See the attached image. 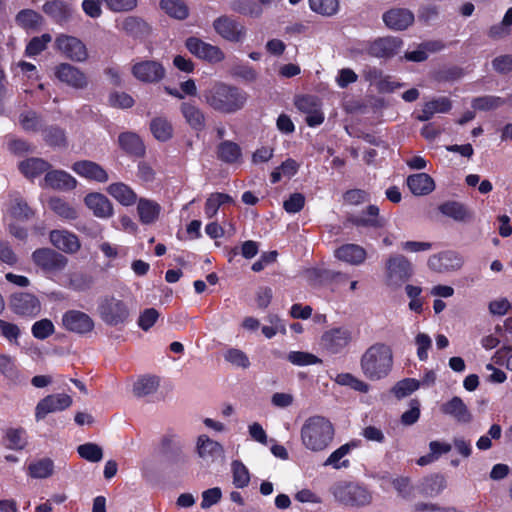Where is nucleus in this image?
Listing matches in <instances>:
<instances>
[{"mask_svg":"<svg viewBox=\"0 0 512 512\" xmlns=\"http://www.w3.org/2000/svg\"><path fill=\"white\" fill-rule=\"evenodd\" d=\"M203 98L204 102L215 111L234 113L244 107L247 93L236 86L215 82L204 91Z\"/></svg>","mask_w":512,"mask_h":512,"instance_id":"f257e3e1","label":"nucleus"},{"mask_svg":"<svg viewBox=\"0 0 512 512\" xmlns=\"http://www.w3.org/2000/svg\"><path fill=\"white\" fill-rule=\"evenodd\" d=\"M303 446L312 452H321L329 447L335 436L332 422L320 415L305 420L300 430Z\"/></svg>","mask_w":512,"mask_h":512,"instance_id":"f03ea898","label":"nucleus"},{"mask_svg":"<svg viewBox=\"0 0 512 512\" xmlns=\"http://www.w3.org/2000/svg\"><path fill=\"white\" fill-rule=\"evenodd\" d=\"M360 365L366 378L373 381L383 379L393 366L392 349L387 344L375 343L364 352Z\"/></svg>","mask_w":512,"mask_h":512,"instance_id":"7ed1b4c3","label":"nucleus"},{"mask_svg":"<svg viewBox=\"0 0 512 512\" xmlns=\"http://www.w3.org/2000/svg\"><path fill=\"white\" fill-rule=\"evenodd\" d=\"M413 275L412 263L401 254L388 257L384 267V284L391 290L400 289Z\"/></svg>","mask_w":512,"mask_h":512,"instance_id":"20e7f679","label":"nucleus"},{"mask_svg":"<svg viewBox=\"0 0 512 512\" xmlns=\"http://www.w3.org/2000/svg\"><path fill=\"white\" fill-rule=\"evenodd\" d=\"M97 311L101 320L111 327L125 325L130 318L128 304L115 296L103 297L99 302Z\"/></svg>","mask_w":512,"mask_h":512,"instance_id":"39448f33","label":"nucleus"},{"mask_svg":"<svg viewBox=\"0 0 512 512\" xmlns=\"http://www.w3.org/2000/svg\"><path fill=\"white\" fill-rule=\"evenodd\" d=\"M34 265L45 275H56L65 270L68 258L55 249L44 247L36 249L31 255Z\"/></svg>","mask_w":512,"mask_h":512,"instance_id":"423d86ee","label":"nucleus"},{"mask_svg":"<svg viewBox=\"0 0 512 512\" xmlns=\"http://www.w3.org/2000/svg\"><path fill=\"white\" fill-rule=\"evenodd\" d=\"M361 51L367 52L370 56L376 58H391L395 56L403 46V41L399 37L386 36L379 37L373 41L364 42Z\"/></svg>","mask_w":512,"mask_h":512,"instance_id":"0eeeda50","label":"nucleus"},{"mask_svg":"<svg viewBox=\"0 0 512 512\" xmlns=\"http://www.w3.org/2000/svg\"><path fill=\"white\" fill-rule=\"evenodd\" d=\"M9 307L20 317L34 318L41 312L38 297L28 292H17L10 296Z\"/></svg>","mask_w":512,"mask_h":512,"instance_id":"6e6552de","label":"nucleus"},{"mask_svg":"<svg viewBox=\"0 0 512 512\" xmlns=\"http://www.w3.org/2000/svg\"><path fill=\"white\" fill-rule=\"evenodd\" d=\"M132 75L143 83H156L165 77V68L154 60H142L133 64L131 68Z\"/></svg>","mask_w":512,"mask_h":512,"instance_id":"1a4fd4ad","label":"nucleus"},{"mask_svg":"<svg viewBox=\"0 0 512 512\" xmlns=\"http://www.w3.org/2000/svg\"><path fill=\"white\" fill-rule=\"evenodd\" d=\"M352 341V332L346 327H335L327 330L321 337V345L329 353L337 354Z\"/></svg>","mask_w":512,"mask_h":512,"instance_id":"9d476101","label":"nucleus"},{"mask_svg":"<svg viewBox=\"0 0 512 512\" xmlns=\"http://www.w3.org/2000/svg\"><path fill=\"white\" fill-rule=\"evenodd\" d=\"M335 495L343 502L354 506H367L372 502L371 493L358 484L348 483L336 488Z\"/></svg>","mask_w":512,"mask_h":512,"instance_id":"9b49d317","label":"nucleus"},{"mask_svg":"<svg viewBox=\"0 0 512 512\" xmlns=\"http://www.w3.org/2000/svg\"><path fill=\"white\" fill-rule=\"evenodd\" d=\"M452 109V101L446 96L433 97L425 101L413 112L419 121H429L438 114H446Z\"/></svg>","mask_w":512,"mask_h":512,"instance_id":"f8f14e48","label":"nucleus"},{"mask_svg":"<svg viewBox=\"0 0 512 512\" xmlns=\"http://www.w3.org/2000/svg\"><path fill=\"white\" fill-rule=\"evenodd\" d=\"M213 28L218 35L230 42H241L246 35V28L228 16H221L214 20Z\"/></svg>","mask_w":512,"mask_h":512,"instance_id":"ddd939ff","label":"nucleus"},{"mask_svg":"<svg viewBox=\"0 0 512 512\" xmlns=\"http://www.w3.org/2000/svg\"><path fill=\"white\" fill-rule=\"evenodd\" d=\"M72 404V398L64 393L51 394L40 400L35 408L37 421L44 419L49 413L65 410Z\"/></svg>","mask_w":512,"mask_h":512,"instance_id":"4468645a","label":"nucleus"},{"mask_svg":"<svg viewBox=\"0 0 512 512\" xmlns=\"http://www.w3.org/2000/svg\"><path fill=\"white\" fill-rule=\"evenodd\" d=\"M63 327L73 333L85 335L94 329L93 319L79 310H69L63 314Z\"/></svg>","mask_w":512,"mask_h":512,"instance_id":"2eb2a0df","label":"nucleus"},{"mask_svg":"<svg viewBox=\"0 0 512 512\" xmlns=\"http://www.w3.org/2000/svg\"><path fill=\"white\" fill-rule=\"evenodd\" d=\"M186 48L197 58L208 62L217 63L224 59V53L219 47L196 37H190L186 40Z\"/></svg>","mask_w":512,"mask_h":512,"instance_id":"dca6fc26","label":"nucleus"},{"mask_svg":"<svg viewBox=\"0 0 512 512\" xmlns=\"http://www.w3.org/2000/svg\"><path fill=\"white\" fill-rule=\"evenodd\" d=\"M56 48L67 58L74 61L86 60L88 53L84 43L69 35H59L55 41Z\"/></svg>","mask_w":512,"mask_h":512,"instance_id":"f3484780","label":"nucleus"},{"mask_svg":"<svg viewBox=\"0 0 512 512\" xmlns=\"http://www.w3.org/2000/svg\"><path fill=\"white\" fill-rule=\"evenodd\" d=\"M347 221L356 227L380 229L386 225L384 217L380 216L379 208L376 205H369L361 214H352Z\"/></svg>","mask_w":512,"mask_h":512,"instance_id":"a211bd4d","label":"nucleus"},{"mask_svg":"<svg viewBox=\"0 0 512 512\" xmlns=\"http://www.w3.org/2000/svg\"><path fill=\"white\" fill-rule=\"evenodd\" d=\"M382 19L390 30L403 31L414 23L415 17L409 9L392 8L383 14Z\"/></svg>","mask_w":512,"mask_h":512,"instance_id":"6ab92c4d","label":"nucleus"},{"mask_svg":"<svg viewBox=\"0 0 512 512\" xmlns=\"http://www.w3.org/2000/svg\"><path fill=\"white\" fill-rule=\"evenodd\" d=\"M440 411L459 424H470L473 421L472 412L458 396H454L449 401L441 404Z\"/></svg>","mask_w":512,"mask_h":512,"instance_id":"aec40b11","label":"nucleus"},{"mask_svg":"<svg viewBox=\"0 0 512 512\" xmlns=\"http://www.w3.org/2000/svg\"><path fill=\"white\" fill-rule=\"evenodd\" d=\"M49 240L56 249L67 254H75L81 248L78 237L67 230H52L49 234Z\"/></svg>","mask_w":512,"mask_h":512,"instance_id":"412c9836","label":"nucleus"},{"mask_svg":"<svg viewBox=\"0 0 512 512\" xmlns=\"http://www.w3.org/2000/svg\"><path fill=\"white\" fill-rule=\"evenodd\" d=\"M463 265L462 257L454 251H445L432 255L428 260L430 269L436 272L460 269Z\"/></svg>","mask_w":512,"mask_h":512,"instance_id":"4be33fe9","label":"nucleus"},{"mask_svg":"<svg viewBox=\"0 0 512 512\" xmlns=\"http://www.w3.org/2000/svg\"><path fill=\"white\" fill-rule=\"evenodd\" d=\"M71 168L79 176L100 183L107 182L109 178L107 172L98 163L90 160L77 161Z\"/></svg>","mask_w":512,"mask_h":512,"instance_id":"5701e85b","label":"nucleus"},{"mask_svg":"<svg viewBox=\"0 0 512 512\" xmlns=\"http://www.w3.org/2000/svg\"><path fill=\"white\" fill-rule=\"evenodd\" d=\"M57 79L73 88H83L87 85V79L83 72L70 64H61L56 68Z\"/></svg>","mask_w":512,"mask_h":512,"instance_id":"b1692460","label":"nucleus"},{"mask_svg":"<svg viewBox=\"0 0 512 512\" xmlns=\"http://www.w3.org/2000/svg\"><path fill=\"white\" fill-rule=\"evenodd\" d=\"M44 182L47 187L54 190L69 191L77 186V180L63 170H48Z\"/></svg>","mask_w":512,"mask_h":512,"instance_id":"393cba45","label":"nucleus"},{"mask_svg":"<svg viewBox=\"0 0 512 512\" xmlns=\"http://www.w3.org/2000/svg\"><path fill=\"white\" fill-rule=\"evenodd\" d=\"M84 203L98 218H109L113 215L112 203L101 193H90L86 195Z\"/></svg>","mask_w":512,"mask_h":512,"instance_id":"a878e982","label":"nucleus"},{"mask_svg":"<svg viewBox=\"0 0 512 512\" xmlns=\"http://www.w3.org/2000/svg\"><path fill=\"white\" fill-rule=\"evenodd\" d=\"M51 164L43 158L29 157L18 163V169L27 179H34L43 173H47Z\"/></svg>","mask_w":512,"mask_h":512,"instance_id":"bb28decb","label":"nucleus"},{"mask_svg":"<svg viewBox=\"0 0 512 512\" xmlns=\"http://www.w3.org/2000/svg\"><path fill=\"white\" fill-rule=\"evenodd\" d=\"M334 255L340 261L351 265H360L365 261L367 253L360 245L344 244L335 250Z\"/></svg>","mask_w":512,"mask_h":512,"instance_id":"cd10ccee","label":"nucleus"},{"mask_svg":"<svg viewBox=\"0 0 512 512\" xmlns=\"http://www.w3.org/2000/svg\"><path fill=\"white\" fill-rule=\"evenodd\" d=\"M120 147L129 155L143 157L145 146L142 139L134 132H123L118 137Z\"/></svg>","mask_w":512,"mask_h":512,"instance_id":"c85d7f7f","label":"nucleus"},{"mask_svg":"<svg viewBox=\"0 0 512 512\" xmlns=\"http://www.w3.org/2000/svg\"><path fill=\"white\" fill-rule=\"evenodd\" d=\"M407 186L416 196L427 195L435 189L434 180L426 173L410 175L407 178Z\"/></svg>","mask_w":512,"mask_h":512,"instance_id":"c756f323","label":"nucleus"},{"mask_svg":"<svg viewBox=\"0 0 512 512\" xmlns=\"http://www.w3.org/2000/svg\"><path fill=\"white\" fill-rule=\"evenodd\" d=\"M217 158L226 164H238L242 160V149L241 147L229 140L222 141L217 146L216 150Z\"/></svg>","mask_w":512,"mask_h":512,"instance_id":"7c9ffc66","label":"nucleus"},{"mask_svg":"<svg viewBox=\"0 0 512 512\" xmlns=\"http://www.w3.org/2000/svg\"><path fill=\"white\" fill-rule=\"evenodd\" d=\"M439 211L458 222H469L473 219V213L464 204L456 201L441 204Z\"/></svg>","mask_w":512,"mask_h":512,"instance_id":"2f4dec72","label":"nucleus"},{"mask_svg":"<svg viewBox=\"0 0 512 512\" xmlns=\"http://www.w3.org/2000/svg\"><path fill=\"white\" fill-rule=\"evenodd\" d=\"M162 455L171 462H176L181 456V445L176 434L167 433L161 438Z\"/></svg>","mask_w":512,"mask_h":512,"instance_id":"473e14b6","label":"nucleus"},{"mask_svg":"<svg viewBox=\"0 0 512 512\" xmlns=\"http://www.w3.org/2000/svg\"><path fill=\"white\" fill-rule=\"evenodd\" d=\"M137 211L140 221L143 224H152L158 219L161 206L153 200L140 198L137 205Z\"/></svg>","mask_w":512,"mask_h":512,"instance_id":"72a5a7b5","label":"nucleus"},{"mask_svg":"<svg viewBox=\"0 0 512 512\" xmlns=\"http://www.w3.org/2000/svg\"><path fill=\"white\" fill-rule=\"evenodd\" d=\"M48 207L58 217L66 221H73L78 218L77 209L72 204L60 197H51L48 201Z\"/></svg>","mask_w":512,"mask_h":512,"instance_id":"f704fd0d","label":"nucleus"},{"mask_svg":"<svg viewBox=\"0 0 512 512\" xmlns=\"http://www.w3.org/2000/svg\"><path fill=\"white\" fill-rule=\"evenodd\" d=\"M160 385L159 377L155 375H144L139 377L133 384V394L138 397H146L154 394Z\"/></svg>","mask_w":512,"mask_h":512,"instance_id":"c9c22d12","label":"nucleus"},{"mask_svg":"<svg viewBox=\"0 0 512 512\" xmlns=\"http://www.w3.org/2000/svg\"><path fill=\"white\" fill-rule=\"evenodd\" d=\"M107 192L124 206H131L137 201L136 193L122 182L109 185Z\"/></svg>","mask_w":512,"mask_h":512,"instance_id":"e433bc0d","label":"nucleus"},{"mask_svg":"<svg viewBox=\"0 0 512 512\" xmlns=\"http://www.w3.org/2000/svg\"><path fill=\"white\" fill-rule=\"evenodd\" d=\"M43 11L57 23L66 22L71 16L69 5L60 0L46 2L43 5Z\"/></svg>","mask_w":512,"mask_h":512,"instance_id":"4c0bfd02","label":"nucleus"},{"mask_svg":"<svg viewBox=\"0 0 512 512\" xmlns=\"http://www.w3.org/2000/svg\"><path fill=\"white\" fill-rule=\"evenodd\" d=\"M198 454L203 459H215L223 454V447L218 442L202 435L198 438Z\"/></svg>","mask_w":512,"mask_h":512,"instance_id":"58836bf2","label":"nucleus"},{"mask_svg":"<svg viewBox=\"0 0 512 512\" xmlns=\"http://www.w3.org/2000/svg\"><path fill=\"white\" fill-rule=\"evenodd\" d=\"M305 277L311 285L320 284L327 280H336L338 278L347 280V276L341 272H336L328 269L310 268L305 272Z\"/></svg>","mask_w":512,"mask_h":512,"instance_id":"ea45409f","label":"nucleus"},{"mask_svg":"<svg viewBox=\"0 0 512 512\" xmlns=\"http://www.w3.org/2000/svg\"><path fill=\"white\" fill-rule=\"evenodd\" d=\"M27 436L24 428H8L4 436V445L11 450H23L27 445Z\"/></svg>","mask_w":512,"mask_h":512,"instance_id":"a19ab883","label":"nucleus"},{"mask_svg":"<svg viewBox=\"0 0 512 512\" xmlns=\"http://www.w3.org/2000/svg\"><path fill=\"white\" fill-rule=\"evenodd\" d=\"M356 447L354 442L346 443L336 449L323 463L324 466H332L335 469L347 468L350 465L349 460L341 461L350 451Z\"/></svg>","mask_w":512,"mask_h":512,"instance_id":"79ce46f5","label":"nucleus"},{"mask_svg":"<svg viewBox=\"0 0 512 512\" xmlns=\"http://www.w3.org/2000/svg\"><path fill=\"white\" fill-rule=\"evenodd\" d=\"M15 20L25 30H37L43 24V17L31 9L21 10Z\"/></svg>","mask_w":512,"mask_h":512,"instance_id":"37998d69","label":"nucleus"},{"mask_svg":"<svg viewBox=\"0 0 512 512\" xmlns=\"http://www.w3.org/2000/svg\"><path fill=\"white\" fill-rule=\"evenodd\" d=\"M181 112L186 120V123L193 128L206 124L203 111L195 105L190 103H182Z\"/></svg>","mask_w":512,"mask_h":512,"instance_id":"c03bdc74","label":"nucleus"},{"mask_svg":"<svg viewBox=\"0 0 512 512\" xmlns=\"http://www.w3.org/2000/svg\"><path fill=\"white\" fill-rule=\"evenodd\" d=\"M160 6L172 18L183 20L188 16V8L182 0H161Z\"/></svg>","mask_w":512,"mask_h":512,"instance_id":"a18cd8bd","label":"nucleus"},{"mask_svg":"<svg viewBox=\"0 0 512 512\" xmlns=\"http://www.w3.org/2000/svg\"><path fill=\"white\" fill-rule=\"evenodd\" d=\"M29 475L33 478H48L53 474L54 463L49 458H43L28 466Z\"/></svg>","mask_w":512,"mask_h":512,"instance_id":"49530a36","label":"nucleus"},{"mask_svg":"<svg viewBox=\"0 0 512 512\" xmlns=\"http://www.w3.org/2000/svg\"><path fill=\"white\" fill-rule=\"evenodd\" d=\"M310 9L323 16H332L339 10V0H308Z\"/></svg>","mask_w":512,"mask_h":512,"instance_id":"de8ad7c7","label":"nucleus"},{"mask_svg":"<svg viewBox=\"0 0 512 512\" xmlns=\"http://www.w3.org/2000/svg\"><path fill=\"white\" fill-rule=\"evenodd\" d=\"M287 360L296 366H307L322 363V360L316 355L304 351H291L287 355Z\"/></svg>","mask_w":512,"mask_h":512,"instance_id":"09e8293b","label":"nucleus"},{"mask_svg":"<svg viewBox=\"0 0 512 512\" xmlns=\"http://www.w3.org/2000/svg\"><path fill=\"white\" fill-rule=\"evenodd\" d=\"M77 452L83 459L97 463L103 458V449L95 443H85L79 445Z\"/></svg>","mask_w":512,"mask_h":512,"instance_id":"8fccbe9b","label":"nucleus"},{"mask_svg":"<svg viewBox=\"0 0 512 512\" xmlns=\"http://www.w3.org/2000/svg\"><path fill=\"white\" fill-rule=\"evenodd\" d=\"M231 467L233 472V484L237 488H244L248 486L250 482V475L246 466L242 462L234 460Z\"/></svg>","mask_w":512,"mask_h":512,"instance_id":"3c124183","label":"nucleus"},{"mask_svg":"<svg viewBox=\"0 0 512 512\" xmlns=\"http://www.w3.org/2000/svg\"><path fill=\"white\" fill-rule=\"evenodd\" d=\"M54 331V324L47 318L36 321L31 328L32 335L39 340L48 338L54 333Z\"/></svg>","mask_w":512,"mask_h":512,"instance_id":"603ef678","label":"nucleus"},{"mask_svg":"<svg viewBox=\"0 0 512 512\" xmlns=\"http://www.w3.org/2000/svg\"><path fill=\"white\" fill-rule=\"evenodd\" d=\"M420 386V383L418 380L413 378H406L401 381H399L394 387H393V393L398 398H404L408 395H410L412 392L416 391Z\"/></svg>","mask_w":512,"mask_h":512,"instance_id":"864d4df0","label":"nucleus"},{"mask_svg":"<svg viewBox=\"0 0 512 512\" xmlns=\"http://www.w3.org/2000/svg\"><path fill=\"white\" fill-rule=\"evenodd\" d=\"M232 9L243 15L259 17L262 14V8L251 0H238L232 4Z\"/></svg>","mask_w":512,"mask_h":512,"instance_id":"5fc2aeb1","label":"nucleus"},{"mask_svg":"<svg viewBox=\"0 0 512 512\" xmlns=\"http://www.w3.org/2000/svg\"><path fill=\"white\" fill-rule=\"evenodd\" d=\"M442 48V45L438 42H427L422 45L419 49L405 54V58L409 61L421 62L427 59L426 51H437Z\"/></svg>","mask_w":512,"mask_h":512,"instance_id":"6e6d98bb","label":"nucleus"},{"mask_svg":"<svg viewBox=\"0 0 512 512\" xmlns=\"http://www.w3.org/2000/svg\"><path fill=\"white\" fill-rule=\"evenodd\" d=\"M52 37L50 34H43L40 37H34L26 46L25 53L27 56H36L41 53L51 42Z\"/></svg>","mask_w":512,"mask_h":512,"instance_id":"4d7b16f0","label":"nucleus"},{"mask_svg":"<svg viewBox=\"0 0 512 512\" xmlns=\"http://www.w3.org/2000/svg\"><path fill=\"white\" fill-rule=\"evenodd\" d=\"M43 139L47 145L53 148H65L67 146L64 130H44Z\"/></svg>","mask_w":512,"mask_h":512,"instance_id":"13d9d810","label":"nucleus"},{"mask_svg":"<svg viewBox=\"0 0 512 512\" xmlns=\"http://www.w3.org/2000/svg\"><path fill=\"white\" fill-rule=\"evenodd\" d=\"M11 214L19 220H29L33 217L34 211L29 207L27 202L22 198H16L11 207Z\"/></svg>","mask_w":512,"mask_h":512,"instance_id":"bf43d9fd","label":"nucleus"},{"mask_svg":"<svg viewBox=\"0 0 512 512\" xmlns=\"http://www.w3.org/2000/svg\"><path fill=\"white\" fill-rule=\"evenodd\" d=\"M336 381L341 385L350 386L352 389L359 392L366 393L369 390V385L367 383L349 373L339 374L336 378Z\"/></svg>","mask_w":512,"mask_h":512,"instance_id":"052dcab7","label":"nucleus"},{"mask_svg":"<svg viewBox=\"0 0 512 512\" xmlns=\"http://www.w3.org/2000/svg\"><path fill=\"white\" fill-rule=\"evenodd\" d=\"M224 358L231 364L244 369L248 368L250 365L247 355L239 349L231 348L227 350L224 354Z\"/></svg>","mask_w":512,"mask_h":512,"instance_id":"680f3d73","label":"nucleus"},{"mask_svg":"<svg viewBox=\"0 0 512 512\" xmlns=\"http://www.w3.org/2000/svg\"><path fill=\"white\" fill-rule=\"evenodd\" d=\"M7 147L16 156H23L34 152V146L22 139L13 138L8 140Z\"/></svg>","mask_w":512,"mask_h":512,"instance_id":"e2e57ef3","label":"nucleus"},{"mask_svg":"<svg viewBox=\"0 0 512 512\" xmlns=\"http://www.w3.org/2000/svg\"><path fill=\"white\" fill-rule=\"evenodd\" d=\"M92 279L89 275L82 272H75L69 276V286L77 291H84L90 288Z\"/></svg>","mask_w":512,"mask_h":512,"instance_id":"0e129e2a","label":"nucleus"},{"mask_svg":"<svg viewBox=\"0 0 512 512\" xmlns=\"http://www.w3.org/2000/svg\"><path fill=\"white\" fill-rule=\"evenodd\" d=\"M503 100L496 96H483L472 101V107L478 110H490L499 107Z\"/></svg>","mask_w":512,"mask_h":512,"instance_id":"69168bd1","label":"nucleus"},{"mask_svg":"<svg viewBox=\"0 0 512 512\" xmlns=\"http://www.w3.org/2000/svg\"><path fill=\"white\" fill-rule=\"evenodd\" d=\"M392 486L397 491L398 495L404 499H409L413 492V487L410 484L408 477H397L392 480Z\"/></svg>","mask_w":512,"mask_h":512,"instance_id":"338daca9","label":"nucleus"},{"mask_svg":"<svg viewBox=\"0 0 512 512\" xmlns=\"http://www.w3.org/2000/svg\"><path fill=\"white\" fill-rule=\"evenodd\" d=\"M158 317L159 313L156 309H145L138 318V325L142 330L147 331L154 325Z\"/></svg>","mask_w":512,"mask_h":512,"instance_id":"774afa93","label":"nucleus"}]
</instances>
